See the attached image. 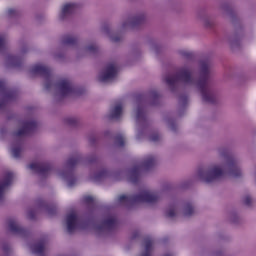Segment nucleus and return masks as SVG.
Wrapping results in <instances>:
<instances>
[{
	"label": "nucleus",
	"mask_w": 256,
	"mask_h": 256,
	"mask_svg": "<svg viewBox=\"0 0 256 256\" xmlns=\"http://www.w3.org/2000/svg\"><path fill=\"white\" fill-rule=\"evenodd\" d=\"M224 169H233V166L227 164L225 167H214L207 171L200 172L199 176L203 181H206V183H210V181H214V179H219V177L223 175Z\"/></svg>",
	"instance_id": "1"
},
{
	"label": "nucleus",
	"mask_w": 256,
	"mask_h": 256,
	"mask_svg": "<svg viewBox=\"0 0 256 256\" xmlns=\"http://www.w3.org/2000/svg\"><path fill=\"white\" fill-rule=\"evenodd\" d=\"M117 73V70H115V66H108L100 75L99 79L101 81H110V79H113L114 75Z\"/></svg>",
	"instance_id": "2"
},
{
	"label": "nucleus",
	"mask_w": 256,
	"mask_h": 256,
	"mask_svg": "<svg viewBox=\"0 0 256 256\" xmlns=\"http://www.w3.org/2000/svg\"><path fill=\"white\" fill-rule=\"evenodd\" d=\"M68 231H71L77 225V214L71 213L66 218Z\"/></svg>",
	"instance_id": "3"
},
{
	"label": "nucleus",
	"mask_w": 256,
	"mask_h": 256,
	"mask_svg": "<svg viewBox=\"0 0 256 256\" xmlns=\"http://www.w3.org/2000/svg\"><path fill=\"white\" fill-rule=\"evenodd\" d=\"M73 9H75V5H73V4H66L62 8V13H63V15H67V13H71V11H73Z\"/></svg>",
	"instance_id": "4"
},
{
	"label": "nucleus",
	"mask_w": 256,
	"mask_h": 256,
	"mask_svg": "<svg viewBox=\"0 0 256 256\" xmlns=\"http://www.w3.org/2000/svg\"><path fill=\"white\" fill-rule=\"evenodd\" d=\"M123 112V108L121 106H116L114 109H113V112H112V117H119V115H121V113Z\"/></svg>",
	"instance_id": "5"
},
{
	"label": "nucleus",
	"mask_w": 256,
	"mask_h": 256,
	"mask_svg": "<svg viewBox=\"0 0 256 256\" xmlns=\"http://www.w3.org/2000/svg\"><path fill=\"white\" fill-rule=\"evenodd\" d=\"M144 201H147L148 203H151L153 201V196L146 194L144 197Z\"/></svg>",
	"instance_id": "6"
},
{
	"label": "nucleus",
	"mask_w": 256,
	"mask_h": 256,
	"mask_svg": "<svg viewBox=\"0 0 256 256\" xmlns=\"http://www.w3.org/2000/svg\"><path fill=\"white\" fill-rule=\"evenodd\" d=\"M29 167H30V169H37L38 165L37 164H31Z\"/></svg>",
	"instance_id": "7"
},
{
	"label": "nucleus",
	"mask_w": 256,
	"mask_h": 256,
	"mask_svg": "<svg viewBox=\"0 0 256 256\" xmlns=\"http://www.w3.org/2000/svg\"><path fill=\"white\" fill-rule=\"evenodd\" d=\"M14 157H17V154L15 153V150L12 151Z\"/></svg>",
	"instance_id": "8"
},
{
	"label": "nucleus",
	"mask_w": 256,
	"mask_h": 256,
	"mask_svg": "<svg viewBox=\"0 0 256 256\" xmlns=\"http://www.w3.org/2000/svg\"><path fill=\"white\" fill-rule=\"evenodd\" d=\"M169 217H173V213H169Z\"/></svg>",
	"instance_id": "9"
},
{
	"label": "nucleus",
	"mask_w": 256,
	"mask_h": 256,
	"mask_svg": "<svg viewBox=\"0 0 256 256\" xmlns=\"http://www.w3.org/2000/svg\"><path fill=\"white\" fill-rule=\"evenodd\" d=\"M120 199H125V196H120Z\"/></svg>",
	"instance_id": "10"
},
{
	"label": "nucleus",
	"mask_w": 256,
	"mask_h": 256,
	"mask_svg": "<svg viewBox=\"0 0 256 256\" xmlns=\"http://www.w3.org/2000/svg\"><path fill=\"white\" fill-rule=\"evenodd\" d=\"M3 45V42L0 40V46Z\"/></svg>",
	"instance_id": "11"
}]
</instances>
